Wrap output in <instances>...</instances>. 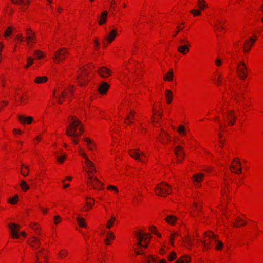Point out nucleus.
Listing matches in <instances>:
<instances>
[{"label": "nucleus", "instance_id": "nucleus-14", "mask_svg": "<svg viewBox=\"0 0 263 263\" xmlns=\"http://www.w3.org/2000/svg\"><path fill=\"white\" fill-rule=\"evenodd\" d=\"M98 73L103 78L108 77L111 73V71L106 67H101L98 70Z\"/></svg>", "mask_w": 263, "mask_h": 263}, {"label": "nucleus", "instance_id": "nucleus-34", "mask_svg": "<svg viewBox=\"0 0 263 263\" xmlns=\"http://www.w3.org/2000/svg\"><path fill=\"white\" fill-rule=\"evenodd\" d=\"M115 220H116V218L114 216H112L111 217L110 219H109L107 222V224H106L107 228H108V229L111 228V227L113 226V223L115 221Z\"/></svg>", "mask_w": 263, "mask_h": 263}, {"label": "nucleus", "instance_id": "nucleus-25", "mask_svg": "<svg viewBox=\"0 0 263 263\" xmlns=\"http://www.w3.org/2000/svg\"><path fill=\"white\" fill-rule=\"evenodd\" d=\"M115 238L113 233L110 231H108L107 233L106 238L105 240V242L106 245H110V240H113Z\"/></svg>", "mask_w": 263, "mask_h": 263}, {"label": "nucleus", "instance_id": "nucleus-62", "mask_svg": "<svg viewBox=\"0 0 263 263\" xmlns=\"http://www.w3.org/2000/svg\"><path fill=\"white\" fill-rule=\"evenodd\" d=\"M60 219V217L59 216H55L54 217V220L55 224L58 223V220Z\"/></svg>", "mask_w": 263, "mask_h": 263}, {"label": "nucleus", "instance_id": "nucleus-38", "mask_svg": "<svg viewBox=\"0 0 263 263\" xmlns=\"http://www.w3.org/2000/svg\"><path fill=\"white\" fill-rule=\"evenodd\" d=\"M20 186L24 191H26L29 188V185L24 180L21 181Z\"/></svg>", "mask_w": 263, "mask_h": 263}, {"label": "nucleus", "instance_id": "nucleus-15", "mask_svg": "<svg viewBox=\"0 0 263 263\" xmlns=\"http://www.w3.org/2000/svg\"><path fill=\"white\" fill-rule=\"evenodd\" d=\"M256 41L255 39H253L252 37L250 38V40H247L244 44V48L243 51L245 52H248L250 49L251 46L253 45V44L255 43Z\"/></svg>", "mask_w": 263, "mask_h": 263}, {"label": "nucleus", "instance_id": "nucleus-5", "mask_svg": "<svg viewBox=\"0 0 263 263\" xmlns=\"http://www.w3.org/2000/svg\"><path fill=\"white\" fill-rule=\"evenodd\" d=\"M204 236L205 237H208L209 240V242H206L205 240L201 241L204 247L209 249L210 248L211 244L212 242H217V236L215 235L212 232H209V233L205 232L204 233Z\"/></svg>", "mask_w": 263, "mask_h": 263}, {"label": "nucleus", "instance_id": "nucleus-24", "mask_svg": "<svg viewBox=\"0 0 263 263\" xmlns=\"http://www.w3.org/2000/svg\"><path fill=\"white\" fill-rule=\"evenodd\" d=\"M177 218L172 215L167 216L165 218L166 221L170 224H174L176 221Z\"/></svg>", "mask_w": 263, "mask_h": 263}, {"label": "nucleus", "instance_id": "nucleus-50", "mask_svg": "<svg viewBox=\"0 0 263 263\" xmlns=\"http://www.w3.org/2000/svg\"><path fill=\"white\" fill-rule=\"evenodd\" d=\"M35 54L37 59H41L43 57V53L40 50H35Z\"/></svg>", "mask_w": 263, "mask_h": 263}, {"label": "nucleus", "instance_id": "nucleus-6", "mask_svg": "<svg viewBox=\"0 0 263 263\" xmlns=\"http://www.w3.org/2000/svg\"><path fill=\"white\" fill-rule=\"evenodd\" d=\"M86 183L94 189H100L103 184L95 176L88 175Z\"/></svg>", "mask_w": 263, "mask_h": 263}, {"label": "nucleus", "instance_id": "nucleus-13", "mask_svg": "<svg viewBox=\"0 0 263 263\" xmlns=\"http://www.w3.org/2000/svg\"><path fill=\"white\" fill-rule=\"evenodd\" d=\"M18 119L23 124H30L33 121V118L31 116H25L24 115H20L18 116Z\"/></svg>", "mask_w": 263, "mask_h": 263}, {"label": "nucleus", "instance_id": "nucleus-53", "mask_svg": "<svg viewBox=\"0 0 263 263\" xmlns=\"http://www.w3.org/2000/svg\"><path fill=\"white\" fill-rule=\"evenodd\" d=\"M149 230L151 232L154 233L157 235L158 236L161 237V235L160 234H158L156 232V228L154 226H152L149 228Z\"/></svg>", "mask_w": 263, "mask_h": 263}, {"label": "nucleus", "instance_id": "nucleus-36", "mask_svg": "<svg viewBox=\"0 0 263 263\" xmlns=\"http://www.w3.org/2000/svg\"><path fill=\"white\" fill-rule=\"evenodd\" d=\"M190 258L186 256H183L182 258L178 259L176 263H189Z\"/></svg>", "mask_w": 263, "mask_h": 263}, {"label": "nucleus", "instance_id": "nucleus-21", "mask_svg": "<svg viewBox=\"0 0 263 263\" xmlns=\"http://www.w3.org/2000/svg\"><path fill=\"white\" fill-rule=\"evenodd\" d=\"M107 15L108 12L107 11H104L101 13L100 20L99 21V24L100 25H102L106 22Z\"/></svg>", "mask_w": 263, "mask_h": 263}, {"label": "nucleus", "instance_id": "nucleus-18", "mask_svg": "<svg viewBox=\"0 0 263 263\" xmlns=\"http://www.w3.org/2000/svg\"><path fill=\"white\" fill-rule=\"evenodd\" d=\"M117 34L116 29H112L111 32L108 34L107 37L105 38V40L107 41V42L111 43L115 38Z\"/></svg>", "mask_w": 263, "mask_h": 263}, {"label": "nucleus", "instance_id": "nucleus-41", "mask_svg": "<svg viewBox=\"0 0 263 263\" xmlns=\"http://www.w3.org/2000/svg\"><path fill=\"white\" fill-rule=\"evenodd\" d=\"M238 76L239 77V78L242 79V80H244L246 78L247 76V71H242V70H241V71H238Z\"/></svg>", "mask_w": 263, "mask_h": 263}, {"label": "nucleus", "instance_id": "nucleus-61", "mask_svg": "<svg viewBox=\"0 0 263 263\" xmlns=\"http://www.w3.org/2000/svg\"><path fill=\"white\" fill-rule=\"evenodd\" d=\"M152 123L153 124H154L155 123L159 122V119L156 118H154V117L153 116H152Z\"/></svg>", "mask_w": 263, "mask_h": 263}, {"label": "nucleus", "instance_id": "nucleus-27", "mask_svg": "<svg viewBox=\"0 0 263 263\" xmlns=\"http://www.w3.org/2000/svg\"><path fill=\"white\" fill-rule=\"evenodd\" d=\"M165 98L168 104L171 103L173 99V94L170 90L167 89L165 90Z\"/></svg>", "mask_w": 263, "mask_h": 263}, {"label": "nucleus", "instance_id": "nucleus-12", "mask_svg": "<svg viewBox=\"0 0 263 263\" xmlns=\"http://www.w3.org/2000/svg\"><path fill=\"white\" fill-rule=\"evenodd\" d=\"M174 151L176 155L178 157V162H181L184 155V153L183 151L182 148L178 146L175 148Z\"/></svg>", "mask_w": 263, "mask_h": 263}, {"label": "nucleus", "instance_id": "nucleus-16", "mask_svg": "<svg viewBox=\"0 0 263 263\" xmlns=\"http://www.w3.org/2000/svg\"><path fill=\"white\" fill-rule=\"evenodd\" d=\"M135 112L133 110H130L128 114L126 116L124 120V123L127 125H130L133 123V120L134 119Z\"/></svg>", "mask_w": 263, "mask_h": 263}, {"label": "nucleus", "instance_id": "nucleus-11", "mask_svg": "<svg viewBox=\"0 0 263 263\" xmlns=\"http://www.w3.org/2000/svg\"><path fill=\"white\" fill-rule=\"evenodd\" d=\"M130 156L136 160H139L142 162V159L140 158V156H145L144 153L141 152L138 149H135L133 151H129Z\"/></svg>", "mask_w": 263, "mask_h": 263}, {"label": "nucleus", "instance_id": "nucleus-7", "mask_svg": "<svg viewBox=\"0 0 263 263\" xmlns=\"http://www.w3.org/2000/svg\"><path fill=\"white\" fill-rule=\"evenodd\" d=\"M223 118L228 125L232 126L234 124L236 117L232 110L228 111L225 113L223 115Z\"/></svg>", "mask_w": 263, "mask_h": 263}, {"label": "nucleus", "instance_id": "nucleus-51", "mask_svg": "<svg viewBox=\"0 0 263 263\" xmlns=\"http://www.w3.org/2000/svg\"><path fill=\"white\" fill-rule=\"evenodd\" d=\"M66 157V155L64 154L62 156L58 157L57 160H58V162L63 163L64 160L65 159Z\"/></svg>", "mask_w": 263, "mask_h": 263}, {"label": "nucleus", "instance_id": "nucleus-28", "mask_svg": "<svg viewBox=\"0 0 263 263\" xmlns=\"http://www.w3.org/2000/svg\"><path fill=\"white\" fill-rule=\"evenodd\" d=\"M31 36H26L25 41L28 45H30L31 43H34L35 40V33H31Z\"/></svg>", "mask_w": 263, "mask_h": 263}, {"label": "nucleus", "instance_id": "nucleus-22", "mask_svg": "<svg viewBox=\"0 0 263 263\" xmlns=\"http://www.w3.org/2000/svg\"><path fill=\"white\" fill-rule=\"evenodd\" d=\"M174 77L173 69H171L167 74H165L163 77L164 80L166 81H172Z\"/></svg>", "mask_w": 263, "mask_h": 263}, {"label": "nucleus", "instance_id": "nucleus-54", "mask_svg": "<svg viewBox=\"0 0 263 263\" xmlns=\"http://www.w3.org/2000/svg\"><path fill=\"white\" fill-rule=\"evenodd\" d=\"M232 162H235L239 167H241V163L240 162L238 158H234Z\"/></svg>", "mask_w": 263, "mask_h": 263}, {"label": "nucleus", "instance_id": "nucleus-49", "mask_svg": "<svg viewBox=\"0 0 263 263\" xmlns=\"http://www.w3.org/2000/svg\"><path fill=\"white\" fill-rule=\"evenodd\" d=\"M177 257V255L174 252H172L171 253V254L170 255L168 256V260H170V261H172V260H173L174 259H175Z\"/></svg>", "mask_w": 263, "mask_h": 263}, {"label": "nucleus", "instance_id": "nucleus-43", "mask_svg": "<svg viewBox=\"0 0 263 263\" xmlns=\"http://www.w3.org/2000/svg\"><path fill=\"white\" fill-rule=\"evenodd\" d=\"M33 60H34V59L33 58H32L31 57H28L27 59V64L26 66H25V68H27L30 67L31 65H32V64L33 63Z\"/></svg>", "mask_w": 263, "mask_h": 263}, {"label": "nucleus", "instance_id": "nucleus-55", "mask_svg": "<svg viewBox=\"0 0 263 263\" xmlns=\"http://www.w3.org/2000/svg\"><path fill=\"white\" fill-rule=\"evenodd\" d=\"M68 254V252L65 251V250H62L61 251L60 253H59V255L61 257H64L66 255H67Z\"/></svg>", "mask_w": 263, "mask_h": 263}, {"label": "nucleus", "instance_id": "nucleus-26", "mask_svg": "<svg viewBox=\"0 0 263 263\" xmlns=\"http://www.w3.org/2000/svg\"><path fill=\"white\" fill-rule=\"evenodd\" d=\"M29 243L30 244V245L34 249H36L37 247H35V246L33 245V243H36L39 246L40 245V240L35 237H31V239H30V240L29 242Z\"/></svg>", "mask_w": 263, "mask_h": 263}, {"label": "nucleus", "instance_id": "nucleus-29", "mask_svg": "<svg viewBox=\"0 0 263 263\" xmlns=\"http://www.w3.org/2000/svg\"><path fill=\"white\" fill-rule=\"evenodd\" d=\"M203 176H204L203 174L199 173V174L194 175L193 176V179L195 182L198 183V182H200L202 180Z\"/></svg>", "mask_w": 263, "mask_h": 263}, {"label": "nucleus", "instance_id": "nucleus-46", "mask_svg": "<svg viewBox=\"0 0 263 263\" xmlns=\"http://www.w3.org/2000/svg\"><path fill=\"white\" fill-rule=\"evenodd\" d=\"M85 141L87 143L88 147L89 149L92 150L93 149V145L92 143L91 140L89 139V138H87L85 139Z\"/></svg>", "mask_w": 263, "mask_h": 263}, {"label": "nucleus", "instance_id": "nucleus-33", "mask_svg": "<svg viewBox=\"0 0 263 263\" xmlns=\"http://www.w3.org/2000/svg\"><path fill=\"white\" fill-rule=\"evenodd\" d=\"M77 220L78 222L79 225L81 227H86V224L85 222V220L83 218L78 217L77 218Z\"/></svg>", "mask_w": 263, "mask_h": 263}, {"label": "nucleus", "instance_id": "nucleus-45", "mask_svg": "<svg viewBox=\"0 0 263 263\" xmlns=\"http://www.w3.org/2000/svg\"><path fill=\"white\" fill-rule=\"evenodd\" d=\"M12 30L13 28L11 27H8L5 32L4 36L5 37L9 36L12 33Z\"/></svg>", "mask_w": 263, "mask_h": 263}, {"label": "nucleus", "instance_id": "nucleus-64", "mask_svg": "<svg viewBox=\"0 0 263 263\" xmlns=\"http://www.w3.org/2000/svg\"><path fill=\"white\" fill-rule=\"evenodd\" d=\"M31 228L33 229L34 230H36L38 229V227L37 226L36 224L34 223L33 224L31 225Z\"/></svg>", "mask_w": 263, "mask_h": 263}, {"label": "nucleus", "instance_id": "nucleus-17", "mask_svg": "<svg viewBox=\"0 0 263 263\" xmlns=\"http://www.w3.org/2000/svg\"><path fill=\"white\" fill-rule=\"evenodd\" d=\"M109 88V85L106 82H102L98 87V91L101 94L106 93Z\"/></svg>", "mask_w": 263, "mask_h": 263}, {"label": "nucleus", "instance_id": "nucleus-20", "mask_svg": "<svg viewBox=\"0 0 263 263\" xmlns=\"http://www.w3.org/2000/svg\"><path fill=\"white\" fill-rule=\"evenodd\" d=\"M87 76H88V73H84V76L81 75V76H79L77 77V80L78 81L79 84L80 86H82L85 84V83L86 82V77Z\"/></svg>", "mask_w": 263, "mask_h": 263}, {"label": "nucleus", "instance_id": "nucleus-10", "mask_svg": "<svg viewBox=\"0 0 263 263\" xmlns=\"http://www.w3.org/2000/svg\"><path fill=\"white\" fill-rule=\"evenodd\" d=\"M11 2L15 4L20 6V9L24 11L28 7L29 5V0H11Z\"/></svg>", "mask_w": 263, "mask_h": 263}, {"label": "nucleus", "instance_id": "nucleus-37", "mask_svg": "<svg viewBox=\"0 0 263 263\" xmlns=\"http://www.w3.org/2000/svg\"><path fill=\"white\" fill-rule=\"evenodd\" d=\"M241 221H243L242 219H241L240 217L237 218L236 219V223L234 224V226L235 227H238L244 226L246 223V222H242V223H240Z\"/></svg>", "mask_w": 263, "mask_h": 263}, {"label": "nucleus", "instance_id": "nucleus-3", "mask_svg": "<svg viewBox=\"0 0 263 263\" xmlns=\"http://www.w3.org/2000/svg\"><path fill=\"white\" fill-rule=\"evenodd\" d=\"M68 53V51L66 48H61L55 52L53 59L57 63H60L66 58Z\"/></svg>", "mask_w": 263, "mask_h": 263}, {"label": "nucleus", "instance_id": "nucleus-23", "mask_svg": "<svg viewBox=\"0 0 263 263\" xmlns=\"http://www.w3.org/2000/svg\"><path fill=\"white\" fill-rule=\"evenodd\" d=\"M178 51L183 54H186L189 51V48L187 45H180L178 48Z\"/></svg>", "mask_w": 263, "mask_h": 263}, {"label": "nucleus", "instance_id": "nucleus-4", "mask_svg": "<svg viewBox=\"0 0 263 263\" xmlns=\"http://www.w3.org/2000/svg\"><path fill=\"white\" fill-rule=\"evenodd\" d=\"M70 120H71V122L70 124L71 127L70 130H74V131L78 130L79 132H83V130L85 129L81 122L76 117L71 116Z\"/></svg>", "mask_w": 263, "mask_h": 263}, {"label": "nucleus", "instance_id": "nucleus-30", "mask_svg": "<svg viewBox=\"0 0 263 263\" xmlns=\"http://www.w3.org/2000/svg\"><path fill=\"white\" fill-rule=\"evenodd\" d=\"M48 80L47 77H37L35 78L34 82L37 84H41L46 82Z\"/></svg>", "mask_w": 263, "mask_h": 263}, {"label": "nucleus", "instance_id": "nucleus-8", "mask_svg": "<svg viewBox=\"0 0 263 263\" xmlns=\"http://www.w3.org/2000/svg\"><path fill=\"white\" fill-rule=\"evenodd\" d=\"M136 253L137 255H143V260L144 262L146 263H157L158 261L155 258V257L152 256V255H148L146 256L144 254V252L142 250H140L139 251L135 250Z\"/></svg>", "mask_w": 263, "mask_h": 263}, {"label": "nucleus", "instance_id": "nucleus-1", "mask_svg": "<svg viewBox=\"0 0 263 263\" xmlns=\"http://www.w3.org/2000/svg\"><path fill=\"white\" fill-rule=\"evenodd\" d=\"M155 191L157 195L165 197L166 194L171 193V186L166 182H162L157 184Z\"/></svg>", "mask_w": 263, "mask_h": 263}, {"label": "nucleus", "instance_id": "nucleus-39", "mask_svg": "<svg viewBox=\"0 0 263 263\" xmlns=\"http://www.w3.org/2000/svg\"><path fill=\"white\" fill-rule=\"evenodd\" d=\"M67 133V135L68 136L72 138V140H73V142L75 144H77V141L75 139V137H79L80 136V135H77V134H76V133H70V132H68V133Z\"/></svg>", "mask_w": 263, "mask_h": 263}, {"label": "nucleus", "instance_id": "nucleus-32", "mask_svg": "<svg viewBox=\"0 0 263 263\" xmlns=\"http://www.w3.org/2000/svg\"><path fill=\"white\" fill-rule=\"evenodd\" d=\"M238 71H247V67L243 61H241L240 62V65L237 67Z\"/></svg>", "mask_w": 263, "mask_h": 263}, {"label": "nucleus", "instance_id": "nucleus-2", "mask_svg": "<svg viewBox=\"0 0 263 263\" xmlns=\"http://www.w3.org/2000/svg\"><path fill=\"white\" fill-rule=\"evenodd\" d=\"M137 235L138 240L137 245L140 247L147 248L148 241L151 238L149 237V235L146 233H143L142 232H139Z\"/></svg>", "mask_w": 263, "mask_h": 263}, {"label": "nucleus", "instance_id": "nucleus-52", "mask_svg": "<svg viewBox=\"0 0 263 263\" xmlns=\"http://www.w3.org/2000/svg\"><path fill=\"white\" fill-rule=\"evenodd\" d=\"M26 36H31V33H34L30 28L26 29Z\"/></svg>", "mask_w": 263, "mask_h": 263}, {"label": "nucleus", "instance_id": "nucleus-58", "mask_svg": "<svg viewBox=\"0 0 263 263\" xmlns=\"http://www.w3.org/2000/svg\"><path fill=\"white\" fill-rule=\"evenodd\" d=\"M108 189L109 190H114L116 192H118L119 191H118V189H117V187L115 186H113V185H109L108 187Z\"/></svg>", "mask_w": 263, "mask_h": 263}, {"label": "nucleus", "instance_id": "nucleus-35", "mask_svg": "<svg viewBox=\"0 0 263 263\" xmlns=\"http://www.w3.org/2000/svg\"><path fill=\"white\" fill-rule=\"evenodd\" d=\"M82 155L85 158L86 165L90 169L93 166L92 162L88 159V158L86 157L85 154H82Z\"/></svg>", "mask_w": 263, "mask_h": 263}, {"label": "nucleus", "instance_id": "nucleus-57", "mask_svg": "<svg viewBox=\"0 0 263 263\" xmlns=\"http://www.w3.org/2000/svg\"><path fill=\"white\" fill-rule=\"evenodd\" d=\"M187 130L185 127L183 126V125H180L179 126V128H178V129L177 130V132H185V130Z\"/></svg>", "mask_w": 263, "mask_h": 263}, {"label": "nucleus", "instance_id": "nucleus-59", "mask_svg": "<svg viewBox=\"0 0 263 263\" xmlns=\"http://www.w3.org/2000/svg\"><path fill=\"white\" fill-rule=\"evenodd\" d=\"M16 37L20 42L23 41L24 40V37H23L22 34H21L16 35Z\"/></svg>", "mask_w": 263, "mask_h": 263}, {"label": "nucleus", "instance_id": "nucleus-47", "mask_svg": "<svg viewBox=\"0 0 263 263\" xmlns=\"http://www.w3.org/2000/svg\"><path fill=\"white\" fill-rule=\"evenodd\" d=\"M21 167H22V168H23V167L25 168L27 170V172H24V171H21V173H22V175L23 176H27L28 175V174H29V173H28V170H29L28 166H25L23 164H22Z\"/></svg>", "mask_w": 263, "mask_h": 263}, {"label": "nucleus", "instance_id": "nucleus-40", "mask_svg": "<svg viewBox=\"0 0 263 263\" xmlns=\"http://www.w3.org/2000/svg\"><path fill=\"white\" fill-rule=\"evenodd\" d=\"M18 196L15 195L14 197L10 198L8 200V202L11 204H15L17 203L18 200Z\"/></svg>", "mask_w": 263, "mask_h": 263}, {"label": "nucleus", "instance_id": "nucleus-42", "mask_svg": "<svg viewBox=\"0 0 263 263\" xmlns=\"http://www.w3.org/2000/svg\"><path fill=\"white\" fill-rule=\"evenodd\" d=\"M238 76L239 77V78L242 79V80H244L246 78L247 76V71H242V70H241V71H238Z\"/></svg>", "mask_w": 263, "mask_h": 263}, {"label": "nucleus", "instance_id": "nucleus-63", "mask_svg": "<svg viewBox=\"0 0 263 263\" xmlns=\"http://www.w3.org/2000/svg\"><path fill=\"white\" fill-rule=\"evenodd\" d=\"M215 62H216V65L217 66H219L221 65V64L222 63V62H221V61L220 59H217L216 60Z\"/></svg>", "mask_w": 263, "mask_h": 263}, {"label": "nucleus", "instance_id": "nucleus-9", "mask_svg": "<svg viewBox=\"0 0 263 263\" xmlns=\"http://www.w3.org/2000/svg\"><path fill=\"white\" fill-rule=\"evenodd\" d=\"M8 227L10 229L12 237L18 238L20 237L19 226L15 223H10L8 225Z\"/></svg>", "mask_w": 263, "mask_h": 263}, {"label": "nucleus", "instance_id": "nucleus-48", "mask_svg": "<svg viewBox=\"0 0 263 263\" xmlns=\"http://www.w3.org/2000/svg\"><path fill=\"white\" fill-rule=\"evenodd\" d=\"M216 243H217V245L215 247L216 249L218 250H221L223 246V243L220 241H218V240Z\"/></svg>", "mask_w": 263, "mask_h": 263}, {"label": "nucleus", "instance_id": "nucleus-44", "mask_svg": "<svg viewBox=\"0 0 263 263\" xmlns=\"http://www.w3.org/2000/svg\"><path fill=\"white\" fill-rule=\"evenodd\" d=\"M190 12L192 13L194 16H199L201 14L199 10L196 9H192L190 11Z\"/></svg>", "mask_w": 263, "mask_h": 263}, {"label": "nucleus", "instance_id": "nucleus-60", "mask_svg": "<svg viewBox=\"0 0 263 263\" xmlns=\"http://www.w3.org/2000/svg\"><path fill=\"white\" fill-rule=\"evenodd\" d=\"M162 139H165L166 140L169 141L170 140V137L168 136L167 134H165L164 136L162 135L161 137Z\"/></svg>", "mask_w": 263, "mask_h": 263}, {"label": "nucleus", "instance_id": "nucleus-19", "mask_svg": "<svg viewBox=\"0 0 263 263\" xmlns=\"http://www.w3.org/2000/svg\"><path fill=\"white\" fill-rule=\"evenodd\" d=\"M53 95L54 97H55L57 99L58 102L59 104H62L63 103V100L62 98H65L67 95L66 92L65 91H62L60 93H59L58 95H55V91H54Z\"/></svg>", "mask_w": 263, "mask_h": 263}, {"label": "nucleus", "instance_id": "nucleus-31", "mask_svg": "<svg viewBox=\"0 0 263 263\" xmlns=\"http://www.w3.org/2000/svg\"><path fill=\"white\" fill-rule=\"evenodd\" d=\"M198 4L199 9L201 10H203L205 8H207L208 6L204 0H198Z\"/></svg>", "mask_w": 263, "mask_h": 263}, {"label": "nucleus", "instance_id": "nucleus-56", "mask_svg": "<svg viewBox=\"0 0 263 263\" xmlns=\"http://www.w3.org/2000/svg\"><path fill=\"white\" fill-rule=\"evenodd\" d=\"M214 119L216 120V121L217 122V123H218V124L219 125V126L221 128H222V125H221V121H220V119L219 118V117H215Z\"/></svg>", "mask_w": 263, "mask_h": 263}]
</instances>
